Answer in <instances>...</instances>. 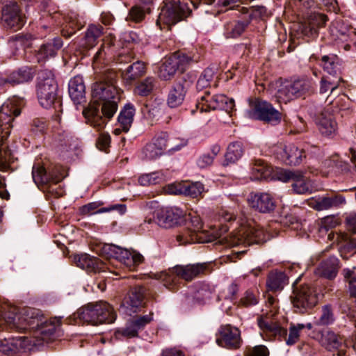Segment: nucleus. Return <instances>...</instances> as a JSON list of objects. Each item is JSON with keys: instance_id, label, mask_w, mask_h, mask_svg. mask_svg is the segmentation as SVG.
<instances>
[{"instance_id": "obj_1", "label": "nucleus", "mask_w": 356, "mask_h": 356, "mask_svg": "<svg viewBox=\"0 0 356 356\" xmlns=\"http://www.w3.org/2000/svg\"><path fill=\"white\" fill-rule=\"evenodd\" d=\"M118 74L112 69H106L99 75L98 81L92 87V97L95 101L102 102V108L90 104L83 111L86 122L96 129L102 130L107 122L118 110L120 92L117 86Z\"/></svg>"}, {"instance_id": "obj_2", "label": "nucleus", "mask_w": 356, "mask_h": 356, "mask_svg": "<svg viewBox=\"0 0 356 356\" xmlns=\"http://www.w3.org/2000/svg\"><path fill=\"white\" fill-rule=\"evenodd\" d=\"M37 96L40 105L45 108L53 107L55 110L54 120L60 123L62 104L57 94L58 84L52 71L49 70H40L37 77Z\"/></svg>"}, {"instance_id": "obj_3", "label": "nucleus", "mask_w": 356, "mask_h": 356, "mask_svg": "<svg viewBox=\"0 0 356 356\" xmlns=\"http://www.w3.org/2000/svg\"><path fill=\"white\" fill-rule=\"evenodd\" d=\"M44 316L40 309L31 307H25L19 309L10 307L8 310L6 307L0 310V327L4 324L11 328L18 330H35L38 327Z\"/></svg>"}, {"instance_id": "obj_4", "label": "nucleus", "mask_w": 356, "mask_h": 356, "mask_svg": "<svg viewBox=\"0 0 356 356\" xmlns=\"http://www.w3.org/2000/svg\"><path fill=\"white\" fill-rule=\"evenodd\" d=\"M200 56L193 52L178 51L165 58L159 70V76L164 81L171 80L177 72L184 73L193 63H197Z\"/></svg>"}, {"instance_id": "obj_5", "label": "nucleus", "mask_w": 356, "mask_h": 356, "mask_svg": "<svg viewBox=\"0 0 356 356\" xmlns=\"http://www.w3.org/2000/svg\"><path fill=\"white\" fill-rule=\"evenodd\" d=\"M32 177L35 184L44 192L54 197L63 195L64 191L59 185L63 177L58 168L46 169L40 163H35L33 166Z\"/></svg>"}, {"instance_id": "obj_6", "label": "nucleus", "mask_w": 356, "mask_h": 356, "mask_svg": "<svg viewBox=\"0 0 356 356\" xmlns=\"http://www.w3.org/2000/svg\"><path fill=\"white\" fill-rule=\"evenodd\" d=\"M207 270L206 264H195L188 265H177L168 271L161 273L159 279L164 286L171 291L176 289L179 279L191 281L194 278L204 273Z\"/></svg>"}, {"instance_id": "obj_7", "label": "nucleus", "mask_w": 356, "mask_h": 356, "mask_svg": "<svg viewBox=\"0 0 356 356\" xmlns=\"http://www.w3.org/2000/svg\"><path fill=\"white\" fill-rule=\"evenodd\" d=\"M258 325L269 340H284L288 346H292L299 341L302 331V329L298 327V323H291L289 329V333L287 335L286 328L281 327L277 322H274L267 317L258 318Z\"/></svg>"}, {"instance_id": "obj_8", "label": "nucleus", "mask_w": 356, "mask_h": 356, "mask_svg": "<svg viewBox=\"0 0 356 356\" xmlns=\"http://www.w3.org/2000/svg\"><path fill=\"white\" fill-rule=\"evenodd\" d=\"M78 317L92 325L112 323L116 318L113 307L105 301L90 303L77 312Z\"/></svg>"}, {"instance_id": "obj_9", "label": "nucleus", "mask_w": 356, "mask_h": 356, "mask_svg": "<svg viewBox=\"0 0 356 356\" xmlns=\"http://www.w3.org/2000/svg\"><path fill=\"white\" fill-rule=\"evenodd\" d=\"M191 13L188 3L184 1H172L165 3L162 7L156 20V25L160 29H170L172 25L176 24L187 18Z\"/></svg>"}, {"instance_id": "obj_10", "label": "nucleus", "mask_w": 356, "mask_h": 356, "mask_svg": "<svg viewBox=\"0 0 356 356\" xmlns=\"http://www.w3.org/2000/svg\"><path fill=\"white\" fill-rule=\"evenodd\" d=\"M314 91V82L307 78L302 77L284 83L277 92L279 101L285 103L305 95H309Z\"/></svg>"}, {"instance_id": "obj_11", "label": "nucleus", "mask_w": 356, "mask_h": 356, "mask_svg": "<svg viewBox=\"0 0 356 356\" xmlns=\"http://www.w3.org/2000/svg\"><path fill=\"white\" fill-rule=\"evenodd\" d=\"M250 108L245 112L248 118L259 120L272 124H277L281 122L282 114L275 109L273 105L260 98L249 100Z\"/></svg>"}, {"instance_id": "obj_12", "label": "nucleus", "mask_w": 356, "mask_h": 356, "mask_svg": "<svg viewBox=\"0 0 356 356\" xmlns=\"http://www.w3.org/2000/svg\"><path fill=\"white\" fill-rule=\"evenodd\" d=\"M266 241L264 230L257 225L251 224L241 225L236 233L227 239V243L232 247L240 245H250L259 244Z\"/></svg>"}, {"instance_id": "obj_13", "label": "nucleus", "mask_w": 356, "mask_h": 356, "mask_svg": "<svg viewBox=\"0 0 356 356\" xmlns=\"http://www.w3.org/2000/svg\"><path fill=\"white\" fill-rule=\"evenodd\" d=\"M195 80L196 75L194 72H190L184 74L180 79L170 89L167 98V104L170 108H177L181 106L185 99L186 94L193 86Z\"/></svg>"}, {"instance_id": "obj_14", "label": "nucleus", "mask_w": 356, "mask_h": 356, "mask_svg": "<svg viewBox=\"0 0 356 356\" xmlns=\"http://www.w3.org/2000/svg\"><path fill=\"white\" fill-rule=\"evenodd\" d=\"M103 251L108 257L119 260L131 270H135L144 259L141 254L134 250L130 251L127 249H123L113 244H105L103 247Z\"/></svg>"}, {"instance_id": "obj_15", "label": "nucleus", "mask_w": 356, "mask_h": 356, "mask_svg": "<svg viewBox=\"0 0 356 356\" xmlns=\"http://www.w3.org/2000/svg\"><path fill=\"white\" fill-rule=\"evenodd\" d=\"M295 312L304 314L314 307L318 302V297L313 288L302 285L293 290L291 296Z\"/></svg>"}, {"instance_id": "obj_16", "label": "nucleus", "mask_w": 356, "mask_h": 356, "mask_svg": "<svg viewBox=\"0 0 356 356\" xmlns=\"http://www.w3.org/2000/svg\"><path fill=\"white\" fill-rule=\"evenodd\" d=\"M196 106L201 112L219 109L229 113L234 110L235 105L233 99L224 95L218 94L211 96L210 92H206L201 97V100L197 102Z\"/></svg>"}, {"instance_id": "obj_17", "label": "nucleus", "mask_w": 356, "mask_h": 356, "mask_svg": "<svg viewBox=\"0 0 356 356\" xmlns=\"http://www.w3.org/2000/svg\"><path fill=\"white\" fill-rule=\"evenodd\" d=\"M21 113V107L17 105V100H8L0 108V124L2 129L1 140L5 143L10 133L12 123L15 118Z\"/></svg>"}, {"instance_id": "obj_18", "label": "nucleus", "mask_w": 356, "mask_h": 356, "mask_svg": "<svg viewBox=\"0 0 356 356\" xmlns=\"http://www.w3.org/2000/svg\"><path fill=\"white\" fill-rule=\"evenodd\" d=\"M218 346L231 350L240 348L242 339L240 330L231 325H221L216 334Z\"/></svg>"}, {"instance_id": "obj_19", "label": "nucleus", "mask_w": 356, "mask_h": 356, "mask_svg": "<svg viewBox=\"0 0 356 356\" xmlns=\"http://www.w3.org/2000/svg\"><path fill=\"white\" fill-rule=\"evenodd\" d=\"M1 21L4 26L17 31L24 25L25 17L18 4L10 1L2 8Z\"/></svg>"}, {"instance_id": "obj_20", "label": "nucleus", "mask_w": 356, "mask_h": 356, "mask_svg": "<svg viewBox=\"0 0 356 356\" xmlns=\"http://www.w3.org/2000/svg\"><path fill=\"white\" fill-rule=\"evenodd\" d=\"M145 289L141 286L131 288L124 298L121 308L124 313L131 316L140 310L144 305Z\"/></svg>"}, {"instance_id": "obj_21", "label": "nucleus", "mask_w": 356, "mask_h": 356, "mask_svg": "<svg viewBox=\"0 0 356 356\" xmlns=\"http://www.w3.org/2000/svg\"><path fill=\"white\" fill-rule=\"evenodd\" d=\"M152 320V314H147L137 317L129 322L126 327L117 330L115 332L116 338H133L138 336L140 330L144 329L147 324Z\"/></svg>"}, {"instance_id": "obj_22", "label": "nucleus", "mask_w": 356, "mask_h": 356, "mask_svg": "<svg viewBox=\"0 0 356 356\" xmlns=\"http://www.w3.org/2000/svg\"><path fill=\"white\" fill-rule=\"evenodd\" d=\"M250 206L261 213H270L275 208V201L268 193H251L248 197Z\"/></svg>"}, {"instance_id": "obj_23", "label": "nucleus", "mask_w": 356, "mask_h": 356, "mask_svg": "<svg viewBox=\"0 0 356 356\" xmlns=\"http://www.w3.org/2000/svg\"><path fill=\"white\" fill-rule=\"evenodd\" d=\"M182 211L176 207H165L155 211L157 224L165 228H170L179 223Z\"/></svg>"}, {"instance_id": "obj_24", "label": "nucleus", "mask_w": 356, "mask_h": 356, "mask_svg": "<svg viewBox=\"0 0 356 356\" xmlns=\"http://www.w3.org/2000/svg\"><path fill=\"white\" fill-rule=\"evenodd\" d=\"M327 19L324 15L314 13L310 16L307 22L301 24L299 31L302 36L307 38L316 37L319 28L325 26Z\"/></svg>"}, {"instance_id": "obj_25", "label": "nucleus", "mask_w": 356, "mask_h": 356, "mask_svg": "<svg viewBox=\"0 0 356 356\" xmlns=\"http://www.w3.org/2000/svg\"><path fill=\"white\" fill-rule=\"evenodd\" d=\"M177 140L175 138H170L167 132H161L154 137L152 143L163 154L166 149L168 152L173 153L180 150L186 145V143L183 141L177 143Z\"/></svg>"}, {"instance_id": "obj_26", "label": "nucleus", "mask_w": 356, "mask_h": 356, "mask_svg": "<svg viewBox=\"0 0 356 356\" xmlns=\"http://www.w3.org/2000/svg\"><path fill=\"white\" fill-rule=\"evenodd\" d=\"M319 342L328 351L338 350V356L346 355V350L342 348L344 341L334 332L331 330L322 332Z\"/></svg>"}, {"instance_id": "obj_27", "label": "nucleus", "mask_w": 356, "mask_h": 356, "mask_svg": "<svg viewBox=\"0 0 356 356\" xmlns=\"http://www.w3.org/2000/svg\"><path fill=\"white\" fill-rule=\"evenodd\" d=\"M103 203L101 202H93L85 204L80 207L79 212L81 215L89 216L95 213H102L106 212H111L113 211H115L120 214H124L127 211V207L125 204H111L108 207H102L99 209V207Z\"/></svg>"}, {"instance_id": "obj_28", "label": "nucleus", "mask_w": 356, "mask_h": 356, "mask_svg": "<svg viewBox=\"0 0 356 356\" xmlns=\"http://www.w3.org/2000/svg\"><path fill=\"white\" fill-rule=\"evenodd\" d=\"M63 45V40L60 37H56L53 40L44 43L37 51L36 58L38 62H44L46 60L56 56Z\"/></svg>"}, {"instance_id": "obj_29", "label": "nucleus", "mask_w": 356, "mask_h": 356, "mask_svg": "<svg viewBox=\"0 0 356 356\" xmlns=\"http://www.w3.org/2000/svg\"><path fill=\"white\" fill-rule=\"evenodd\" d=\"M68 92L75 104L86 102V86L82 76H75L70 80Z\"/></svg>"}, {"instance_id": "obj_30", "label": "nucleus", "mask_w": 356, "mask_h": 356, "mask_svg": "<svg viewBox=\"0 0 356 356\" xmlns=\"http://www.w3.org/2000/svg\"><path fill=\"white\" fill-rule=\"evenodd\" d=\"M346 203L344 197L339 195L331 196H322L312 200L309 205L316 211L327 210L332 208H337Z\"/></svg>"}, {"instance_id": "obj_31", "label": "nucleus", "mask_w": 356, "mask_h": 356, "mask_svg": "<svg viewBox=\"0 0 356 356\" xmlns=\"http://www.w3.org/2000/svg\"><path fill=\"white\" fill-rule=\"evenodd\" d=\"M136 109L134 106L130 103L127 104L120 111L118 117V128L114 129L113 133L115 135L120 134L121 131L127 133L129 131L135 115Z\"/></svg>"}, {"instance_id": "obj_32", "label": "nucleus", "mask_w": 356, "mask_h": 356, "mask_svg": "<svg viewBox=\"0 0 356 356\" xmlns=\"http://www.w3.org/2000/svg\"><path fill=\"white\" fill-rule=\"evenodd\" d=\"M74 261L76 266L88 272H99L104 268V264L97 257L83 253L75 255Z\"/></svg>"}, {"instance_id": "obj_33", "label": "nucleus", "mask_w": 356, "mask_h": 356, "mask_svg": "<svg viewBox=\"0 0 356 356\" xmlns=\"http://www.w3.org/2000/svg\"><path fill=\"white\" fill-rule=\"evenodd\" d=\"M35 37L31 33H21L11 37L8 40L9 46L14 49L15 55L22 54L28 48L31 47Z\"/></svg>"}, {"instance_id": "obj_34", "label": "nucleus", "mask_w": 356, "mask_h": 356, "mask_svg": "<svg viewBox=\"0 0 356 356\" xmlns=\"http://www.w3.org/2000/svg\"><path fill=\"white\" fill-rule=\"evenodd\" d=\"M25 337L0 340V356H14L25 348Z\"/></svg>"}, {"instance_id": "obj_35", "label": "nucleus", "mask_w": 356, "mask_h": 356, "mask_svg": "<svg viewBox=\"0 0 356 356\" xmlns=\"http://www.w3.org/2000/svg\"><path fill=\"white\" fill-rule=\"evenodd\" d=\"M282 152V160L287 165H298L304 159H306V154H304L302 147H298L294 144L285 146Z\"/></svg>"}, {"instance_id": "obj_36", "label": "nucleus", "mask_w": 356, "mask_h": 356, "mask_svg": "<svg viewBox=\"0 0 356 356\" xmlns=\"http://www.w3.org/2000/svg\"><path fill=\"white\" fill-rule=\"evenodd\" d=\"M34 70L28 66H23L11 72L6 79L5 83L12 86L22 84L32 81L34 77Z\"/></svg>"}, {"instance_id": "obj_37", "label": "nucleus", "mask_w": 356, "mask_h": 356, "mask_svg": "<svg viewBox=\"0 0 356 356\" xmlns=\"http://www.w3.org/2000/svg\"><path fill=\"white\" fill-rule=\"evenodd\" d=\"M350 102L346 96L338 97L331 102L326 109L325 112L334 116L340 115L341 118L349 115L352 111L350 106Z\"/></svg>"}, {"instance_id": "obj_38", "label": "nucleus", "mask_w": 356, "mask_h": 356, "mask_svg": "<svg viewBox=\"0 0 356 356\" xmlns=\"http://www.w3.org/2000/svg\"><path fill=\"white\" fill-rule=\"evenodd\" d=\"M339 260L332 256L323 260L317 268V274L321 277L332 280L337 274Z\"/></svg>"}, {"instance_id": "obj_39", "label": "nucleus", "mask_w": 356, "mask_h": 356, "mask_svg": "<svg viewBox=\"0 0 356 356\" xmlns=\"http://www.w3.org/2000/svg\"><path fill=\"white\" fill-rule=\"evenodd\" d=\"M103 31L104 29L101 25H89L84 37L81 40L80 46L86 49L95 47L98 43V40L102 35Z\"/></svg>"}, {"instance_id": "obj_40", "label": "nucleus", "mask_w": 356, "mask_h": 356, "mask_svg": "<svg viewBox=\"0 0 356 356\" xmlns=\"http://www.w3.org/2000/svg\"><path fill=\"white\" fill-rule=\"evenodd\" d=\"M146 72V65L144 62L137 60L129 65L122 72L123 79L129 83H131L138 79Z\"/></svg>"}, {"instance_id": "obj_41", "label": "nucleus", "mask_w": 356, "mask_h": 356, "mask_svg": "<svg viewBox=\"0 0 356 356\" xmlns=\"http://www.w3.org/2000/svg\"><path fill=\"white\" fill-rule=\"evenodd\" d=\"M59 325L60 319L54 318L47 321L44 318L42 321V323H40L38 327H36L35 330L41 335L43 341H47L54 337L56 329Z\"/></svg>"}, {"instance_id": "obj_42", "label": "nucleus", "mask_w": 356, "mask_h": 356, "mask_svg": "<svg viewBox=\"0 0 356 356\" xmlns=\"http://www.w3.org/2000/svg\"><path fill=\"white\" fill-rule=\"evenodd\" d=\"M250 24V19L228 22L224 26L223 34L226 38H237L242 35Z\"/></svg>"}, {"instance_id": "obj_43", "label": "nucleus", "mask_w": 356, "mask_h": 356, "mask_svg": "<svg viewBox=\"0 0 356 356\" xmlns=\"http://www.w3.org/2000/svg\"><path fill=\"white\" fill-rule=\"evenodd\" d=\"M327 112H324L321 114V116L317 123L319 131L322 135L325 136H330L334 134L337 131V123L334 118V116L330 113L327 116L326 115Z\"/></svg>"}, {"instance_id": "obj_44", "label": "nucleus", "mask_w": 356, "mask_h": 356, "mask_svg": "<svg viewBox=\"0 0 356 356\" xmlns=\"http://www.w3.org/2000/svg\"><path fill=\"white\" fill-rule=\"evenodd\" d=\"M320 65L325 72L332 76V78L341 77L340 76V64L339 58L335 55L323 56Z\"/></svg>"}, {"instance_id": "obj_45", "label": "nucleus", "mask_w": 356, "mask_h": 356, "mask_svg": "<svg viewBox=\"0 0 356 356\" xmlns=\"http://www.w3.org/2000/svg\"><path fill=\"white\" fill-rule=\"evenodd\" d=\"M243 154V145L240 142H234L230 143L225 154L223 165H228L235 163Z\"/></svg>"}, {"instance_id": "obj_46", "label": "nucleus", "mask_w": 356, "mask_h": 356, "mask_svg": "<svg viewBox=\"0 0 356 356\" xmlns=\"http://www.w3.org/2000/svg\"><path fill=\"white\" fill-rule=\"evenodd\" d=\"M291 186L293 191L296 194L311 193L313 190L311 181L300 171H298L295 176Z\"/></svg>"}, {"instance_id": "obj_47", "label": "nucleus", "mask_w": 356, "mask_h": 356, "mask_svg": "<svg viewBox=\"0 0 356 356\" xmlns=\"http://www.w3.org/2000/svg\"><path fill=\"white\" fill-rule=\"evenodd\" d=\"M252 179L260 180L267 178L271 173V167L261 159H254L251 164Z\"/></svg>"}, {"instance_id": "obj_48", "label": "nucleus", "mask_w": 356, "mask_h": 356, "mask_svg": "<svg viewBox=\"0 0 356 356\" xmlns=\"http://www.w3.org/2000/svg\"><path fill=\"white\" fill-rule=\"evenodd\" d=\"M287 277L282 272H271L268 277L266 285L271 291L282 290L286 284Z\"/></svg>"}, {"instance_id": "obj_49", "label": "nucleus", "mask_w": 356, "mask_h": 356, "mask_svg": "<svg viewBox=\"0 0 356 356\" xmlns=\"http://www.w3.org/2000/svg\"><path fill=\"white\" fill-rule=\"evenodd\" d=\"M334 26L338 33L337 37L343 42H348L350 38L356 36L355 29L341 19L336 20Z\"/></svg>"}, {"instance_id": "obj_50", "label": "nucleus", "mask_w": 356, "mask_h": 356, "mask_svg": "<svg viewBox=\"0 0 356 356\" xmlns=\"http://www.w3.org/2000/svg\"><path fill=\"white\" fill-rule=\"evenodd\" d=\"M156 83V79L152 76L146 77L145 79L138 82L134 89V92L136 95L147 97L153 91Z\"/></svg>"}, {"instance_id": "obj_51", "label": "nucleus", "mask_w": 356, "mask_h": 356, "mask_svg": "<svg viewBox=\"0 0 356 356\" xmlns=\"http://www.w3.org/2000/svg\"><path fill=\"white\" fill-rule=\"evenodd\" d=\"M335 321L334 310L330 305H325L322 307L321 314L318 318H316L314 324L318 326H327Z\"/></svg>"}, {"instance_id": "obj_52", "label": "nucleus", "mask_w": 356, "mask_h": 356, "mask_svg": "<svg viewBox=\"0 0 356 356\" xmlns=\"http://www.w3.org/2000/svg\"><path fill=\"white\" fill-rule=\"evenodd\" d=\"M204 192V186L200 181L184 182V187L179 191V193H182L185 196L192 198H197Z\"/></svg>"}, {"instance_id": "obj_53", "label": "nucleus", "mask_w": 356, "mask_h": 356, "mask_svg": "<svg viewBox=\"0 0 356 356\" xmlns=\"http://www.w3.org/2000/svg\"><path fill=\"white\" fill-rule=\"evenodd\" d=\"M214 289L208 283H200L194 294V298L200 303H204L207 300L211 298Z\"/></svg>"}, {"instance_id": "obj_54", "label": "nucleus", "mask_w": 356, "mask_h": 356, "mask_svg": "<svg viewBox=\"0 0 356 356\" xmlns=\"http://www.w3.org/2000/svg\"><path fill=\"white\" fill-rule=\"evenodd\" d=\"M341 81H343L341 77L323 76L320 81V93L325 94L329 90L332 93L339 87Z\"/></svg>"}, {"instance_id": "obj_55", "label": "nucleus", "mask_w": 356, "mask_h": 356, "mask_svg": "<svg viewBox=\"0 0 356 356\" xmlns=\"http://www.w3.org/2000/svg\"><path fill=\"white\" fill-rule=\"evenodd\" d=\"M216 70V67L215 66H209L202 72L196 84V88L198 90H202L210 86Z\"/></svg>"}, {"instance_id": "obj_56", "label": "nucleus", "mask_w": 356, "mask_h": 356, "mask_svg": "<svg viewBox=\"0 0 356 356\" xmlns=\"http://www.w3.org/2000/svg\"><path fill=\"white\" fill-rule=\"evenodd\" d=\"M259 292L255 289H248L242 296L239 304L243 307L254 306L259 302Z\"/></svg>"}, {"instance_id": "obj_57", "label": "nucleus", "mask_w": 356, "mask_h": 356, "mask_svg": "<svg viewBox=\"0 0 356 356\" xmlns=\"http://www.w3.org/2000/svg\"><path fill=\"white\" fill-rule=\"evenodd\" d=\"M163 180V174L161 172L144 174L138 178V182L141 186L159 184Z\"/></svg>"}, {"instance_id": "obj_58", "label": "nucleus", "mask_w": 356, "mask_h": 356, "mask_svg": "<svg viewBox=\"0 0 356 356\" xmlns=\"http://www.w3.org/2000/svg\"><path fill=\"white\" fill-rule=\"evenodd\" d=\"M145 13L143 8L138 6H133L126 17L128 22L139 23L145 19Z\"/></svg>"}, {"instance_id": "obj_59", "label": "nucleus", "mask_w": 356, "mask_h": 356, "mask_svg": "<svg viewBox=\"0 0 356 356\" xmlns=\"http://www.w3.org/2000/svg\"><path fill=\"white\" fill-rule=\"evenodd\" d=\"M143 158L147 160H154L159 158L163 153L151 143L147 144L143 149Z\"/></svg>"}, {"instance_id": "obj_60", "label": "nucleus", "mask_w": 356, "mask_h": 356, "mask_svg": "<svg viewBox=\"0 0 356 356\" xmlns=\"http://www.w3.org/2000/svg\"><path fill=\"white\" fill-rule=\"evenodd\" d=\"M245 356H269V350L264 345L247 348Z\"/></svg>"}, {"instance_id": "obj_61", "label": "nucleus", "mask_w": 356, "mask_h": 356, "mask_svg": "<svg viewBox=\"0 0 356 356\" xmlns=\"http://www.w3.org/2000/svg\"><path fill=\"white\" fill-rule=\"evenodd\" d=\"M338 225L337 218L333 216H328L321 219L319 231L327 232L330 229L335 227Z\"/></svg>"}, {"instance_id": "obj_62", "label": "nucleus", "mask_w": 356, "mask_h": 356, "mask_svg": "<svg viewBox=\"0 0 356 356\" xmlns=\"http://www.w3.org/2000/svg\"><path fill=\"white\" fill-rule=\"evenodd\" d=\"M297 172L298 171L281 169L277 171L275 176L278 180L282 182H292Z\"/></svg>"}, {"instance_id": "obj_63", "label": "nucleus", "mask_w": 356, "mask_h": 356, "mask_svg": "<svg viewBox=\"0 0 356 356\" xmlns=\"http://www.w3.org/2000/svg\"><path fill=\"white\" fill-rule=\"evenodd\" d=\"M111 143V136L108 133H101L96 141L97 147L102 150L106 152L109 147Z\"/></svg>"}, {"instance_id": "obj_64", "label": "nucleus", "mask_w": 356, "mask_h": 356, "mask_svg": "<svg viewBox=\"0 0 356 356\" xmlns=\"http://www.w3.org/2000/svg\"><path fill=\"white\" fill-rule=\"evenodd\" d=\"M10 154L6 151H0V170L7 171L10 166Z\"/></svg>"}]
</instances>
